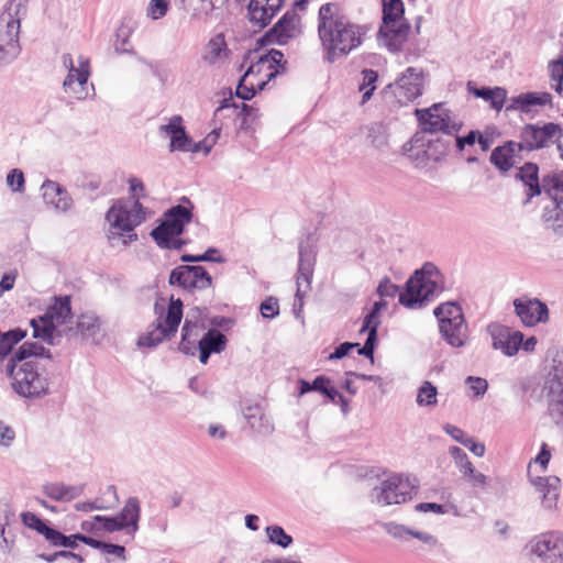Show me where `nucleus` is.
<instances>
[{
  "label": "nucleus",
  "instance_id": "f257e3e1",
  "mask_svg": "<svg viewBox=\"0 0 563 563\" xmlns=\"http://www.w3.org/2000/svg\"><path fill=\"white\" fill-rule=\"evenodd\" d=\"M366 30L341 14L335 3H324L318 12V36L324 58L333 63L361 46Z\"/></svg>",
  "mask_w": 563,
  "mask_h": 563
},
{
  "label": "nucleus",
  "instance_id": "a211bd4d",
  "mask_svg": "<svg viewBox=\"0 0 563 563\" xmlns=\"http://www.w3.org/2000/svg\"><path fill=\"white\" fill-rule=\"evenodd\" d=\"M317 250L316 246L309 242L302 243L299 246V263L297 272V291L296 298L300 302L306 294L311 288V279L316 264Z\"/></svg>",
  "mask_w": 563,
  "mask_h": 563
},
{
  "label": "nucleus",
  "instance_id": "de8ad7c7",
  "mask_svg": "<svg viewBox=\"0 0 563 563\" xmlns=\"http://www.w3.org/2000/svg\"><path fill=\"white\" fill-rule=\"evenodd\" d=\"M449 453L454 460L456 467L463 474V476H466L467 473H473V464L468 460L467 454L461 448L451 446L449 449Z\"/></svg>",
  "mask_w": 563,
  "mask_h": 563
},
{
  "label": "nucleus",
  "instance_id": "49530a36",
  "mask_svg": "<svg viewBox=\"0 0 563 563\" xmlns=\"http://www.w3.org/2000/svg\"><path fill=\"white\" fill-rule=\"evenodd\" d=\"M29 0H10L0 16L8 15L21 26V19L26 14Z\"/></svg>",
  "mask_w": 563,
  "mask_h": 563
},
{
  "label": "nucleus",
  "instance_id": "c756f323",
  "mask_svg": "<svg viewBox=\"0 0 563 563\" xmlns=\"http://www.w3.org/2000/svg\"><path fill=\"white\" fill-rule=\"evenodd\" d=\"M243 416L249 427L257 434L269 435L274 431V423L269 415L260 405H249L243 409Z\"/></svg>",
  "mask_w": 563,
  "mask_h": 563
},
{
  "label": "nucleus",
  "instance_id": "e2e57ef3",
  "mask_svg": "<svg viewBox=\"0 0 563 563\" xmlns=\"http://www.w3.org/2000/svg\"><path fill=\"white\" fill-rule=\"evenodd\" d=\"M168 9V0H151L147 12L148 15L154 19L163 18Z\"/></svg>",
  "mask_w": 563,
  "mask_h": 563
},
{
  "label": "nucleus",
  "instance_id": "69168bd1",
  "mask_svg": "<svg viewBox=\"0 0 563 563\" xmlns=\"http://www.w3.org/2000/svg\"><path fill=\"white\" fill-rule=\"evenodd\" d=\"M269 71V68H267L265 60H263L261 57L256 63H253L247 70L245 71V76H249V79H252V77H258V78H265V74Z\"/></svg>",
  "mask_w": 563,
  "mask_h": 563
},
{
  "label": "nucleus",
  "instance_id": "6e6d98bb",
  "mask_svg": "<svg viewBox=\"0 0 563 563\" xmlns=\"http://www.w3.org/2000/svg\"><path fill=\"white\" fill-rule=\"evenodd\" d=\"M385 531L395 539L406 541L411 537L412 530L404 525L388 522L384 526Z\"/></svg>",
  "mask_w": 563,
  "mask_h": 563
},
{
  "label": "nucleus",
  "instance_id": "ddd939ff",
  "mask_svg": "<svg viewBox=\"0 0 563 563\" xmlns=\"http://www.w3.org/2000/svg\"><path fill=\"white\" fill-rule=\"evenodd\" d=\"M528 549L540 563H563V531L539 533L529 541Z\"/></svg>",
  "mask_w": 563,
  "mask_h": 563
},
{
  "label": "nucleus",
  "instance_id": "338daca9",
  "mask_svg": "<svg viewBox=\"0 0 563 563\" xmlns=\"http://www.w3.org/2000/svg\"><path fill=\"white\" fill-rule=\"evenodd\" d=\"M100 530H104L108 532H115V531H122L123 528L120 525L117 516H113V517L101 516Z\"/></svg>",
  "mask_w": 563,
  "mask_h": 563
},
{
  "label": "nucleus",
  "instance_id": "393cba45",
  "mask_svg": "<svg viewBox=\"0 0 563 563\" xmlns=\"http://www.w3.org/2000/svg\"><path fill=\"white\" fill-rule=\"evenodd\" d=\"M521 147L518 142L509 141L493 150L490 163L500 172H508L521 162Z\"/></svg>",
  "mask_w": 563,
  "mask_h": 563
},
{
  "label": "nucleus",
  "instance_id": "c9c22d12",
  "mask_svg": "<svg viewBox=\"0 0 563 563\" xmlns=\"http://www.w3.org/2000/svg\"><path fill=\"white\" fill-rule=\"evenodd\" d=\"M277 75V71H271L266 75V79L251 81L249 76L243 75L236 87V96L243 100L252 99L257 91L264 89L266 84Z\"/></svg>",
  "mask_w": 563,
  "mask_h": 563
},
{
  "label": "nucleus",
  "instance_id": "09e8293b",
  "mask_svg": "<svg viewBox=\"0 0 563 563\" xmlns=\"http://www.w3.org/2000/svg\"><path fill=\"white\" fill-rule=\"evenodd\" d=\"M74 537H75V534L65 536L62 532H59L53 528H49V530H47V536L45 539L54 547H64V548L74 549L77 545V541H78V539H75Z\"/></svg>",
  "mask_w": 563,
  "mask_h": 563
},
{
  "label": "nucleus",
  "instance_id": "9b49d317",
  "mask_svg": "<svg viewBox=\"0 0 563 563\" xmlns=\"http://www.w3.org/2000/svg\"><path fill=\"white\" fill-rule=\"evenodd\" d=\"M415 114L421 129L428 133L442 132L452 135L461 129V123L451 118L449 109L443 103H434L427 109H416Z\"/></svg>",
  "mask_w": 563,
  "mask_h": 563
},
{
  "label": "nucleus",
  "instance_id": "603ef678",
  "mask_svg": "<svg viewBox=\"0 0 563 563\" xmlns=\"http://www.w3.org/2000/svg\"><path fill=\"white\" fill-rule=\"evenodd\" d=\"M266 532L269 541L280 545L282 548H287L292 542V538L279 526L267 527Z\"/></svg>",
  "mask_w": 563,
  "mask_h": 563
},
{
  "label": "nucleus",
  "instance_id": "f3484780",
  "mask_svg": "<svg viewBox=\"0 0 563 563\" xmlns=\"http://www.w3.org/2000/svg\"><path fill=\"white\" fill-rule=\"evenodd\" d=\"M20 25L10 16H0V66L12 63L20 54Z\"/></svg>",
  "mask_w": 563,
  "mask_h": 563
},
{
  "label": "nucleus",
  "instance_id": "ea45409f",
  "mask_svg": "<svg viewBox=\"0 0 563 563\" xmlns=\"http://www.w3.org/2000/svg\"><path fill=\"white\" fill-rule=\"evenodd\" d=\"M31 356L49 358L51 354L42 344L27 341L24 342L7 361L22 362Z\"/></svg>",
  "mask_w": 563,
  "mask_h": 563
},
{
  "label": "nucleus",
  "instance_id": "4be33fe9",
  "mask_svg": "<svg viewBox=\"0 0 563 563\" xmlns=\"http://www.w3.org/2000/svg\"><path fill=\"white\" fill-rule=\"evenodd\" d=\"M531 483L541 496L542 508L550 512L556 511L561 494V479L558 476H538L531 478Z\"/></svg>",
  "mask_w": 563,
  "mask_h": 563
},
{
  "label": "nucleus",
  "instance_id": "5fc2aeb1",
  "mask_svg": "<svg viewBox=\"0 0 563 563\" xmlns=\"http://www.w3.org/2000/svg\"><path fill=\"white\" fill-rule=\"evenodd\" d=\"M7 185L14 192H23L24 191V174L21 169L14 168L9 172L7 175Z\"/></svg>",
  "mask_w": 563,
  "mask_h": 563
},
{
  "label": "nucleus",
  "instance_id": "423d86ee",
  "mask_svg": "<svg viewBox=\"0 0 563 563\" xmlns=\"http://www.w3.org/2000/svg\"><path fill=\"white\" fill-rule=\"evenodd\" d=\"M155 312L158 314L157 323L146 334L140 336L139 345L155 347L166 339L173 338L183 318V302L180 299H170L165 311L164 307L155 305Z\"/></svg>",
  "mask_w": 563,
  "mask_h": 563
},
{
  "label": "nucleus",
  "instance_id": "58836bf2",
  "mask_svg": "<svg viewBox=\"0 0 563 563\" xmlns=\"http://www.w3.org/2000/svg\"><path fill=\"white\" fill-rule=\"evenodd\" d=\"M538 166L532 163H527L519 169L518 177L523 181L525 186L528 187L527 201L541 194V188L538 181Z\"/></svg>",
  "mask_w": 563,
  "mask_h": 563
},
{
  "label": "nucleus",
  "instance_id": "a878e982",
  "mask_svg": "<svg viewBox=\"0 0 563 563\" xmlns=\"http://www.w3.org/2000/svg\"><path fill=\"white\" fill-rule=\"evenodd\" d=\"M42 197L46 205L52 206L58 212H66L73 206V199L65 188L54 180L46 179L42 186Z\"/></svg>",
  "mask_w": 563,
  "mask_h": 563
},
{
  "label": "nucleus",
  "instance_id": "1a4fd4ad",
  "mask_svg": "<svg viewBox=\"0 0 563 563\" xmlns=\"http://www.w3.org/2000/svg\"><path fill=\"white\" fill-rule=\"evenodd\" d=\"M62 62L64 67L68 69V75L63 82L65 93L76 100L86 99L89 95V59L80 55L76 65L71 55L64 54Z\"/></svg>",
  "mask_w": 563,
  "mask_h": 563
},
{
  "label": "nucleus",
  "instance_id": "774afa93",
  "mask_svg": "<svg viewBox=\"0 0 563 563\" xmlns=\"http://www.w3.org/2000/svg\"><path fill=\"white\" fill-rule=\"evenodd\" d=\"M18 277V271L12 269L5 273L0 280V297L4 291H9L14 287L15 280Z\"/></svg>",
  "mask_w": 563,
  "mask_h": 563
},
{
  "label": "nucleus",
  "instance_id": "bf43d9fd",
  "mask_svg": "<svg viewBox=\"0 0 563 563\" xmlns=\"http://www.w3.org/2000/svg\"><path fill=\"white\" fill-rule=\"evenodd\" d=\"M380 324L379 313L371 310V312L364 318L363 325L361 328V332L367 331V335L374 334V338H377V328Z\"/></svg>",
  "mask_w": 563,
  "mask_h": 563
},
{
  "label": "nucleus",
  "instance_id": "680f3d73",
  "mask_svg": "<svg viewBox=\"0 0 563 563\" xmlns=\"http://www.w3.org/2000/svg\"><path fill=\"white\" fill-rule=\"evenodd\" d=\"M194 11L208 13L216 9L221 0H184Z\"/></svg>",
  "mask_w": 563,
  "mask_h": 563
},
{
  "label": "nucleus",
  "instance_id": "7c9ffc66",
  "mask_svg": "<svg viewBox=\"0 0 563 563\" xmlns=\"http://www.w3.org/2000/svg\"><path fill=\"white\" fill-rule=\"evenodd\" d=\"M117 517L123 530L134 537L139 530V521L141 518V503L139 498L129 497Z\"/></svg>",
  "mask_w": 563,
  "mask_h": 563
},
{
  "label": "nucleus",
  "instance_id": "4468645a",
  "mask_svg": "<svg viewBox=\"0 0 563 563\" xmlns=\"http://www.w3.org/2000/svg\"><path fill=\"white\" fill-rule=\"evenodd\" d=\"M424 81L421 68L408 67L388 87L400 104H407L422 95Z\"/></svg>",
  "mask_w": 563,
  "mask_h": 563
},
{
  "label": "nucleus",
  "instance_id": "79ce46f5",
  "mask_svg": "<svg viewBox=\"0 0 563 563\" xmlns=\"http://www.w3.org/2000/svg\"><path fill=\"white\" fill-rule=\"evenodd\" d=\"M361 75L362 81L358 85V90L362 92L361 104H365L372 98L376 89L378 74L373 69H364Z\"/></svg>",
  "mask_w": 563,
  "mask_h": 563
},
{
  "label": "nucleus",
  "instance_id": "37998d69",
  "mask_svg": "<svg viewBox=\"0 0 563 563\" xmlns=\"http://www.w3.org/2000/svg\"><path fill=\"white\" fill-rule=\"evenodd\" d=\"M434 316L437 317L439 323H441V320L457 321L459 319H465L461 306L453 301L438 306L434 309Z\"/></svg>",
  "mask_w": 563,
  "mask_h": 563
},
{
  "label": "nucleus",
  "instance_id": "9d476101",
  "mask_svg": "<svg viewBox=\"0 0 563 563\" xmlns=\"http://www.w3.org/2000/svg\"><path fill=\"white\" fill-rule=\"evenodd\" d=\"M186 202L189 205L188 207L177 205L168 209L164 214V221L152 230L151 236L157 245H167L168 238L180 235L185 225L191 221L192 206L188 199Z\"/></svg>",
  "mask_w": 563,
  "mask_h": 563
},
{
  "label": "nucleus",
  "instance_id": "8fccbe9b",
  "mask_svg": "<svg viewBox=\"0 0 563 563\" xmlns=\"http://www.w3.org/2000/svg\"><path fill=\"white\" fill-rule=\"evenodd\" d=\"M551 87L561 95L563 91V59L552 60L549 64Z\"/></svg>",
  "mask_w": 563,
  "mask_h": 563
},
{
  "label": "nucleus",
  "instance_id": "6e6552de",
  "mask_svg": "<svg viewBox=\"0 0 563 563\" xmlns=\"http://www.w3.org/2000/svg\"><path fill=\"white\" fill-rule=\"evenodd\" d=\"M416 479L401 474H394L384 479L371 493L372 501L379 506L398 505L411 498Z\"/></svg>",
  "mask_w": 563,
  "mask_h": 563
},
{
  "label": "nucleus",
  "instance_id": "b1692460",
  "mask_svg": "<svg viewBox=\"0 0 563 563\" xmlns=\"http://www.w3.org/2000/svg\"><path fill=\"white\" fill-rule=\"evenodd\" d=\"M283 3L284 0H250L247 7L250 22L260 29L265 27L280 10Z\"/></svg>",
  "mask_w": 563,
  "mask_h": 563
},
{
  "label": "nucleus",
  "instance_id": "cd10ccee",
  "mask_svg": "<svg viewBox=\"0 0 563 563\" xmlns=\"http://www.w3.org/2000/svg\"><path fill=\"white\" fill-rule=\"evenodd\" d=\"M551 103L552 96L549 92H526L510 98L506 110L531 113L536 107H544Z\"/></svg>",
  "mask_w": 563,
  "mask_h": 563
},
{
  "label": "nucleus",
  "instance_id": "e433bc0d",
  "mask_svg": "<svg viewBox=\"0 0 563 563\" xmlns=\"http://www.w3.org/2000/svg\"><path fill=\"white\" fill-rule=\"evenodd\" d=\"M101 319L92 313H82L77 321V331L85 339L96 341L101 332Z\"/></svg>",
  "mask_w": 563,
  "mask_h": 563
},
{
  "label": "nucleus",
  "instance_id": "a19ab883",
  "mask_svg": "<svg viewBox=\"0 0 563 563\" xmlns=\"http://www.w3.org/2000/svg\"><path fill=\"white\" fill-rule=\"evenodd\" d=\"M365 129L366 137L375 148L384 150L388 146V134L385 125L375 122L371 123Z\"/></svg>",
  "mask_w": 563,
  "mask_h": 563
},
{
  "label": "nucleus",
  "instance_id": "473e14b6",
  "mask_svg": "<svg viewBox=\"0 0 563 563\" xmlns=\"http://www.w3.org/2000/svg\"><path fill=\"white\" fill-rule=\"evenodd\" d=\"M205 328V324H198L190 317L185 319L181 329V341L179 343V351L187 355H195L197 351L196 343H198L199 332Z\"/></svg>",
  "mask_w": 563,
  "mask_h": 563
},
{
  "label": "nucleus",
  "instance_id": "3c124183",
  "mask_svg": "<svg viewBox=\"0 0 563 563\" xmlns=\"http://www.w3.org/2000/svg\"><path fill=\"white\" fill-rule=\"evenodd\" d=\"M218 135H219L218 132L214 130L207 137H205L202 141H199V142H194L192 139L190 137V145L188 146L190 150H186V152H190V153L203 152L205 155L209 154L212 146L216 144Z\"/></svg>",
  "mask_w": 563,
  "mask_h": 563
},
{
  "label": "nucleus",
  "instance_id": "5701e85b",
  "mask_svg": "<svg viewBox=\"0 0 563 563\" xmlns=\"http://www.w3.org/2000/svg\"><path fill=\"white\" fill-rule=\"evenodd\" d=\"M161 136H167L170 139L169 151L186 152L190 150V136L187 134L184 120L180 115L176 114L169 118L166 124H162L158 128Z\"/></svg>",
  "mask_w": 563,
  "mask_h": 563
},
{
  "label": "nucleus",
  "instance_id": "39448f33",
  "mask_svg": "<svg viewBox=\"0 0 563 563\" xmlns=\"http://www.w3.org/2000/svg\"><path fill=\"white\" fill-rule=\"evenodd\" d=\"M7 361L1 366V372L11 378L12 389L24 398H37L48 393V379L43 376L37 362Z\"/></svg>",
  "mask_w": 563,
  "mask_h": 563
},
{
  "label": "nucleus",
  "instance_id": "20e7f679",
  "mask_svg": "<svg viewBox=\"0 0 563 563\" xmlns=\"http://www.w3.org/2000/svg\"><path fill=\"white\" fill-rule=\"evenodd\" d=\"M413 37V30L405 16L402 0H382V23L377 32L380 46L390 53H398Z\"/></svg>",
  "mask_w": 563,
  "mask_h": 563
},
{
  "label": "nucleus",
  "instance_id": "7ed1b4c3",
  "mask_svg": "<svg viewBox=\"0 0 563 563\" xmlns=\"http://www.w3.org/2000/svg\"><path fill=\"white\" fill-rule=\"evenodd\" d=\"M146 208L135 199H117L108 209L106 235L112 246H126L137 240L135 228L146 220Z\"/></svg>",
  "mask_w": 563,
  "mask_h": 563
},
{
  "label": "nucleus",
  "instance_id": "f8f14e48",
  "mask_svg": "<svg viewBox=\"0 0 563 563\" xmlns=\"http://www.w3.org/2000/svg\"><path fill=\"white\" fill-rule=\"evenodd\" d=\"M548 415L556 427H563V362L554 365L542 389Z\"/></svg>",
  "mask_w": 563,
  "mask_h": 563
},
{
  "label": "nucleus",
  "instance_id": "864d4df0",
  "mask_svg": "<svg viewBox=\"0 0 563 563\" xmlns=\"http://www.w3.org/2000/svg\"><path fill=\"white\" fill-rule=\"evenodd\" d=\"M22 522L30 529H33L46 538L47 530L51 527L46 526L43 520L33 512H23L21 515Z\"/></svg>",
  "mask_w": 563,
  "mask_h": 563
},
{
  "label": "nucleus",
  "instance_id": "c85d7f7f",
  "mask_svg": "<svg viewBox=\"0 0 563 563\" xmlns=\"http://www.w3.org/2000/svg\"><path fill=\"white\" fill-rule=\"evenodd\" d=\"M230 49L223 34H217L206 44L201 59L210 67H220L229 59Z\"/></svg>",
  "mask_w": 563,
  "mask_h": 563
},
{
  "label": "nucleus",
  "instance_id": "2f4dec72",
  "mask_svg": "<svg viewBox=\"0 0 563 563\" xmlns=\"http://www.w3.org/2000/svg\"><path fill=\"white\" fill-rule=\"evenodd\" d=\"M227 345V338L223 333L216 329H210L198 341L199 361L207 364L212 353H221Z\"/></svg>",
  "mask_w": 563,
  "mask_h": 563
},
{
  "label": "nucleus",
  "instance_id": "72a5a7b5",
  "mask_svg": "<svg viewBox=\"0 0 563 563\" xmlns=\"http://www.w3.org/2000/svg\"><path fill=\"white\" fill-rule=\"evenodd\" d=\"M468 92L473 93L477 98H482L485 101H488L490 103V107L495 109L496 111H500L504 108L506 98H507V90L501 87H495V88H474L471 86V82L467 84Z\"/></svg>",
  "mask_w": 563,
  "mask_h": 563
},
{
  "label": "nucleus",
  "instance_id": "0eeeda50",
  "mask_svg": "<svg viewBox=\"0 0 563 563\" xmlns=\"http://www.w3.org/2000/svg\"><path fill=\"white\" fill-rule=\"evenodd\" d=\"M71 316L69 297L56 298L46 312L31 320L33 336L53 344L54 331L57 327L65 324Z\"/></svg>",
  "mask_w": 563,
  "mask_h": 563
},
{
  "label": "nucleus",
  "instance_id": "4d7b16f0",
  "mask_svg": "<svg viewBox=\"0 0 563 563\" xmlns=\"http://www.w3.org/2000/svg\"><path fill=\"white\" fill-rule=\"evenodd\" d=\"M465 384L476 397H483L488 389L487 380L482 377L468 376L465 379Z\"/></svg>",
  "mask_w": 563,
  "mask_h": 563
},
{
  "label": "nucleus",
  "instance_id": "f03ea898",
  "mask_svg": "<svg viewBox=\"0 0 563 563\" xmlns=\"http://www.w3.org/2000/svg\"><path fill=\"white\" fill-rule=\"evenodd\" d=\"M442 289L439 271L432 264H426L408 279L405 290L400 291L398 286L386 278L378 285L377 292L382 298L399 295L402 306L415 309L432 300Z\"/></svg>",
  "mask_w": 563,
  "mask_h": 563
},
{
  "label": "nucleus",
  "instance_id": "c03bdc74",
  "mask_svg": "<svg viewBox=\"0 0 563 563\" xmlns=\"http://www.w3.org/2000/svg\"><path fill=\"white\" fill-rule=\"evenodd\" d=\"M437 396V387L429 380H426L418 389L416 402L420 407H434L438 404Z\"/></svg>",
  "mask_w": 563,
  "mask_h": 563
},
{
  "label": "nucleus",
  "instance_id": "2eb2a0df",
  "mask_svg": "<svg viewBox=\"0 0 563 563\" xmlns=\"http://www.w3.org/2000/svg\"><path fill=\"white\" fill-rule=\"evenodd\" d=\"M562 130L559 124L549 122L542 126L526 124L520 132L519 145L522 151L531 152L548 147L559 141Z\"/></svg>",
  "mask_w": 563,
  "mask_h": 563
},
{
  "label": "nucleus",
  "instance_id": "13d9d810",
  "mask_svg": "<svg viewBox=\"0 0 563 563\" xmlns=\"http://www.w3.org/2000/svg\"><path fill=\"white\" fill-rule=\"evenodd\" d=\"M14 440V429L3 420H0V448L9 449L13 444Z\"/></svg>",
  "mask_w": 563,
  "mask_h": 563
},
{
  "label": "nucleus",
  "instance_id": "412c9836",
  "mask_svg": "<svg viewBox=\"0 0 563 563\" xmlns=\"http://www.w3.org/2000/svg\"><path fill=\"white\" fill-rule=\"evenodd\" d=\"M514 307L516 314L527 327L545 323L549 320L548 306L537 298H517L514 301Z\"/></svg>",
  "mask_w": 563,
  "mask_h": 563
},
{
  "label": "nucleus",
  "instance_id": "0e129e2a",
  "mask_svg": "<svg viewBox=\"0 0 563 563\" xmlns=\"http://www.w3.org/2000/svg\"><path fill=\"white\" fill-rule=\"evenodd\" d=\"M261 58L263 60H265V64L267 66V68H269V71H277V69H275V66H282V63H283V59H284V54L280 52V51H277V49H271L267 54L265 55H262Z\"/></svg>",
  "mask_w": 563,
  "mask_h": 563
},
{
  "label": "nucleus",
  "instance_id": "dca6fc26",
  "mask_svg": "<svg viewBox=\"0 0 563 563\" xmlns=\"http://www.w3.org/2000/svg\"><path fill=\"white\" fill-rule=\"evenodd\" d=\"M169 284L190 291L201 290L212 285V278L202 266L181 265L172 271Z\"/></svg>",
  "mask_w": 563,
  "mask_h": 563
},
{
  "label": "nucleus",
  "instance_id": "6ab92c4d",
  "mask_svg": "<svg viewBox=\"0 0 563 563\" xmlns=\"http://www.w3.org/2000/svg\"><path fill=\"white\" fill-rule=\"evenodd\" d=\"M487 332L492 338V345L495 350L501 351L506 356H514L518 353L522 343L523 334L499 323L487 325Z\"/></svg>",
  "mask_w": 563,
  "mask_h": 563
},
{
  "label": "nucleus",
  "instance_id": "bb28decb",
  "mask_svg": "<svg viewBox=\"0 0 563 563\" xmlns=\"http://www.w3.org/2000/svg\"><path fill=\"white\" fill-rule=\"evenodd\" d=\"M439 331L442 339L452 347H464L470 339L468 325L465 319L457 321H443L439 323Z\"/></svg>",
  "mask_w": 563,
  "mask_h": 563
},
{
  "label": "nucleus",
  "instance_id": "a18cd8bd",
  "mask_svg": "<svg viewBox=\"0 0 563 563\" xmlns=\"http://www.w3.org/2000/svg\"><path fill=\"white\" fill-rule=\"evenodd\" d=\"M543 188L552 200L558 201L563 207V174L544 179Z\"/></svg>",
  "mask_w": 563,
  "mask_h": 563
},
{
  "label": "nucleus",
  "instance_id": "052dcab7",
  "mask_svg": "<svg viewBox=\"0 0 563 563\" xmlns=\"http://www.w3.org/2000/svg\"><path fill=\"white\" fill-rule=\"evenodd\" d=\"M260 311L263 318L273 319L279 314L278 300L274 297H269L264 300L260 306Z\"/></svg>",
  "mask_w": 563,
  "mask_h": 563
},
{
  "label": "nucleus",
  "instance_id": "f704fd0d",
  "mask_svg": "<svg viewBox=\"0 0 563 563\" xmlns=\"http://www.w3.org/2000/svg\"><path fill=\"white\" fill-rule=\"evenodd\" d=\"M81 486H69L62 483H48L43 486L44 494L57 501H70L82 494Z\"/></svg>",
  "mask_w": 563,
  "mask_h": 563
},
{
  "label": "nucleus",
  "instance_id": "4c0bfd02",
  "mask_svg": "<svg viewBox=\"0 0 563 563\" xmlns=\"http://www.w3.org/2000/svg\"><path fill=\"white\" fill-rule=\"evenodd\" d=\"M543 222L547 229L558 235H563V207L558 201H552L551 206L543 209Z\"/></svg>",
  "mask_w": 563,
  "mask_h": 563
},
{
  "label": "nucleus",
  "instance_id": "aec40b11",
  "mask_svg": "<svg viewBox=\"0 0 563 563\" xmlns=\"http://www.w3.org/2000/svg\"><path fill=\"white\" fill-rule=\"evenodd\" d=\"M301 33V19L295 11L286 12L278 22L265 34L269 43L287 44Z\"/></svg>",
  "mask_w": 563,
  "mask_h": 563
}]
</instances>
